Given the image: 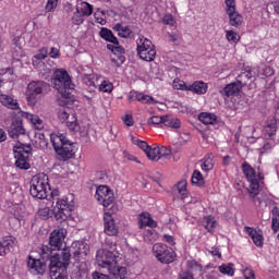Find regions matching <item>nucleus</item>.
<instances>
[{"mask_svg": "<svg viewBox=\"0 0 279 279\" xmlns=\"http://www.w3.org/2000/svg\"><path fill=\"white\" fill-rule=\"evenodd\" d=\"M179 279H195V278L193 277V274H191V272H183L182 275H180Z\"/></svg>", "mask_w": 279, "mask_h": 279, "instance_id": "nucleus-62", "label": "nucleus"}, {"mask_svg": "<svg viewBox=\"0 0 279 279\" xmlns=\"http://www.w3.org/2000/svg\"><path fill=\"white\" fill-rule=\"evenodd\" d=\"M60 196V191L53 190L50 193V197L52 202H57L53 208L54 218L62 223V221H68L71 219V215L73 213V206H75V196L73 194H68L62 198H58Z\"/></svg>", "mask_w": 279, "mask_h": 279, "instance_id": "nucleus-3", "label": "nucleus"}, {"mask_svg": "<svg viewBox=\"0 0 279 279\" xmlns=\"http://www.w3.org/2000/svg\"><path fill=\"white\" fill-rule=\"evenodd\" d=\"M76 10H78L83 16H90V14H93V5L88 2H81Z\"/></svg>", "mask_w": 279, "mask_h": 279, "instance_id": "nucleus-37", "label": "nucleus"}, {"mask_svg": "<svg viewBox=\"0 0 279 279\" xmlns=\"http://www.w3.org/2000/svg\"><path fill=\"white\" fill-rule=\"evenodd\" d=\"M58 118L60 119V121H66V119H69V110L60 109L58 111Z\"/></svg>", "mask_w": 279, "mask_h": 279, "instance_id": "nucleus-54", "label": "nucleus"}, {"mask_svg": "<svg viewBox=\"0 0 279 279\" xmlns=\"http://www.w3.org/2000/svg\"><path fill=\"white\" fill-rule=\"evenodd\" d=\"M58 8V0H47L45 10L46 12H56V9Z\"/></svg>", "mask_w": 279, "mask_h": 279, "instance_id": "nucleus-49", "label": "nucleus"}, {"mask_svg": "<svg viewBox=\"0 0 279 279\" xmlns=\"http://www.w3.org/2000/svg\"><path fill=\"white\" fill-rule=\"evenodd\" d=\"M205 228L208 230V232H213V230L217 228V221L214 217L208 216L205 218Z\"/></svg>", "mask_w": 279, "mask_h": 279, "instance_id": "nucleus-42", "label": "nucleus"}, {"mask_svg": "<svg viewBox=\"0 0 279 279\" xmlns=\"http://www.w3.org/2000/svg\"><path fill=\"white\" fill-rule=\"evenodd\" d=\"M23 134H25V129H23V125L19 122H12L9 130V136L11 138H19V136H23Z\"/></svg>", "mask_w": 279, "mask_h": 279, "instance_id": "nucleus-25", "label": "nucleus"}, {"mask_svg": "<svg viewBox=\"0 0 279 279\" xmlns=\"http://www.w3.org/2000/svg\"><path fill=\"white\" fill-rule=\"evenodd\" d=\"M48 84L45 81H32L26 88V100L29 106H36L40 95L48 88Z\"/></svg>", "mask_w": 279, "mask_h": 279, "instance_id": "nucleus-8", "label": "nucleus"}, {"mask_svg": "<svg viewBox=\"0 0 279 279\" xmlns=\"http://www.w3.org/2000/svg\"><path fill=\"white\" fill-rule=\"evenodd\" d=\"M51 83L53 88L59 93L57 98L58 106H61V108H73L71 90L75 88V84L71 80L69 72L64 69L54 70Z\"/></svg>", "mask_w": 279, "mask_h": 279, "instance_id": "nucleus-2", "label": "nucleus"}, {"mask_svg": "<svg viewBox=\"0 0 279 279\" xmlns=\"http://www.w3.org/2000/svg\"><path fill=\"white\" fill-rule=\"evenodd\" d=\"M242 171L250 183L247 187L248 195L254 199V197L260 193V181L263 180V175L247 162L242 163Z\"/></svg>", "mask_w": 279, "mask_h": 279, "instance_id": "nucleus-5", "label": "nucleus"}, {"mask_svg": "<svg viewBox=\"0 0 279 279\" xmlns=\"http://www.w3.org/2000/svg\"><path fill=\"white\" fill-rule=\"evenodd\" d=\"M146 156L149 160H153L154 162H158V160H160L159 147L158 146H154V147L150 146L146 151Z\"/></svg>", "mask_w": 279, "mask_h": 279, "instance_id": "nucleus-36", "label": "nucleus"}, {"mask_svg": "<svg viewBox=\"0 0 279 279\" xmlns=\"http://www.w3.org/2000/svg\"><path fill=\"white\" fill-rule=\"evenodd\" d=\"M244 279H256V276L254 275V270L246 268L243 271Z\"/></svg>", "mask_w": 279, "mask_h": 279, "instance_id": "nucleus-55", "label": "nucleus"}, {"mask_svg": "<svg viewBox=\"0 0 279 279\" xmlns=\"http://www.w3.org/2000/svg\"><path fill=\"white\" fill-rule=\"evenodd\" d=\"M192 184H195L196 186H204V177L202 175V172L197 170L193 172Z\"/></svg>", "mask_w": 279, "mask_h": 279, "instance_id": "nucleus-40", "label": "nucleus"}, {"mask_svg": "<svg viewBox=\"0 0 279 279\" xmlns=\"http://www.w3.org/2000/svg\"><path fill=\"white\" fill-rule=\"evenodd\" d=\"M92 278H93V279H110L109 276L104 275V274H100V272H98V271L93 272Z\"/></svg>", "mask_w": 279, "mask_h": 279, "instance_id": "nucleus-61", "label": "nucleus"}, {"mask_svg": "<svg viewBox=\"0 0 279 279\" xmlns=\"http://www.w3.org/2000/svg\"><path fill=\"white\" fill-rule=\"evenodd\" d=\"M73 256L76 260L81 258H86L88 256L89 247L88 244L84 242L72 243Z\"/></svg>", "mask_w": 279, "mask_h": 279, "instance_id": "nucleus-14", "label": "nucleus"}, {"mask_svg": "<svg viewBox=\"0 0 279 279\" xmlns=\"http://www.w3.org/2000/svg\"><path fill=\"white\" fill-rule=\"evenodd\" d=\"M275 12L279 15V0L274 2Z\"/></svg>", "mask_w": 279, "mask_h": 279, "instance_id": "nucleus-64", "label": "nucleus"}, {"mask_svg": "<svg viewBox=\"0 0 279 279\" xmlns=\"http://www.w3.org/2000/svg\"><path fill=\"white\" fill-rule=\"evenodd\" d=\"M226 38L231 45H236L241 40V36L234 31H226Z\"/></svg>", "mask_w": 279, "mask_h": 279, "instance_id": "nucleus-39", "label": "nucleus"}, {"mask_svg": "<svg viewBox=\"0 0 279 279\" xmlns=\"http://www.w3.org/2000/svg\"><path fill=\"white\" fill-rule=\"evenodd\" d=\"M161 158H165L168 160V158H171V149L167 148L166 146L159 147V160Z\"/></svg>", "mask_w": 279, "mask_h": 279, "instance_id": "nucleus-48", "label": "nucleus"}, {"mask_svg": "<svg viewBox=\"0 0 279 279\" xmlns=\"http://www.w3.org/2000/svg\"><path fill=\"white\" fill-rule=\"evenodd\" d=\"M153 254L163 265H169L175 260V251L162 243L153 245Z\"/></svg>", "mask_w": 279, "mask_h": 279, "instance_id": "nucleus-9", "label": "nucleus"}, {"mask_svg": "<svg viewBox=\"0 0 279 279\" xmlns=\"http://www.w3.org/2000/svg\"><path fill=\"white\" fill-rule=\"evenodd\" d=\"M12 247H14V239H12V236L4 238L0 241V256L10 254V252H12Z\"/></svg>", "mask_w": 279, "mask_h": 279, "instance_id": "nucleus-21", "label": "nucleus"}, {"mask_svg": "<svg viewBox=\"0 0 279 279\" xmlns=\"http://www.w3.org/2000/svg\"><path fill=\"white\" fill-rule=\"evenodd\" d=\"M66 229L57 228L50 233L49 245L41 246V258H50L49 271L51 279H66V267L71 265V248L65 247Z\"/></svg>", "mask_w": 279, "mask_h": 279, "instance_id": "nucleus-1", "label": "nucleus"}, {"mask_svg": "<svg viewBox=\"0 0 279 279\" xmlns=\"http://www.w3.org/2000/svg\"><path fill=\"white\" fill-rule=\"evenodd\" d=\"M0 104H2L4 108H9V110H19L21 112L19 101L10 95L0 94Z\"/></svg>", "mask_w": 279, "mask_h": 279, "instance_id": "nucleus-17", "label": "nucleus"}, {"mask_svg": "<svg viewBox=\"0 0 279 279\" xmlns=\"http://www.w3.org/2000/svg\"><path fill=\"white\" fill-rule=\"evenodd\" d=\"M15 167L17 169H24L27 171L29 169V156L32 155V145H25L23 143H16L13 147Z\"/></svg>", "mask_w": 279, "mask_h": 279, "instance_id": "nucleus-6", "label": "nucleus"}, {"mask_svg": "<svg viewBox=\"0 0 279 279\" xmlns=\"http://www.w3.org/2000/svg\"><path fill=\"white\" fill-rule=\"evenodd\" d=\"M148 125H160V123H165V116H153L147 121Z\"/></svg>", "mask_w": 279, "mask_h": 279, "instance_id": "nucleus-46", "label": "nucleus"}, {"mask_svg": "<svg viewBox=\"0 0 279 279\" xmlns=\"http://www.w3.org/2000/svg\"><path fill=\"white\" fill-rule=\"evenodd\" d=\"M163 241H166V243H169V245H175V239L173 238V235L165 234Z\"/></svg>", "mask_w": 279, "mask_h": 279, "instance_id": "nucleus-60", "label": "nucleus"}, {"mask_svg": "<svg viewBox=\"0 0 279 279\" xmlns=\"http://www.w3.org/2000/svg\"><path fill=\"white\" fill-rule=\"evenodd\" d=\"M246 234H248V236H251L254 245H256L257 247H263V232L262 231H257L254 228L251 227H245L244 228Z\"/></svg>", "mask_w": 279, "mask_h": 279, "instance_id": "nucleus-18", "label": "nucleus"}, {"mask_svg": "<svg viewBox=\"0 0 279 279\" xmlns=\"http://www.w3.org/2000/svg\"><path fill=\"white\" fill-rule=\"evenodd\" d=\"M32 64L37 71L44 72L43 75H48V73H51V68L47 66V64H45V60L43 59H32Z\"/></svg>", "mask_w": 279, "mask_h": 279, "instance_id": "nucleus-28", "label": "nucleus"}, {"mask_svg": "<svg viewBox=\"0 0 279 279\" xmlns=\"http://www.w3.org/2000/svg\"><path fill=\"white\" fill-rule=\"evenodd\" d=\"M83 82L86 84V86H93L94 88H97V85L99 84V76L96 74H84Z\"/></svg>", "mask_w": 279, "mask_h": 279, "instance_id": "nucleus-33", "label": "nucleus"}, {"mask_svg": "<svg viewBox=\"0 0 279 279\" xmlns=\"http://www.w3.org/2000/svg\"><path fill=\"white\" fill-rule=\"evenodd\" d=\"M113 29L118 32V35L121 38H130V35L132 34V31L129 26H123V24L118 23L114 25Z\"/></svg>", "mask_w": 279, "mask_h": 279, "instance_id": "nucleus-31", "label": "nucleus"}, {"mask_svg": "<svg viewBox=\"0 0 279 279\" xmlns=\"http://www.w3.org/2000/svg\"><path fill=\"white\" fill-rule=\"evenodd\" d=\"M99 36L102 37L107 43H117V37L112 34V31L108 28H101Z\"/></svg>", "mask_w": 279, "mask_h": 279, "instance_id": "nucleus-38", "label": "nucleus"}, {"mask_svg": "<svg viewBox=\"0 0 279 279\" xmlns=\"http://www.w3.org/2000/svg\"><path fill=\"white\" fill-rule=\"evenodd\" d=\"M50 58H53V60H58L60 58V49L52 47L49 52Z\"/></svg>", "mask_w": 279, "mask_h": 279, "instance_id": "nucleus-56", "label": "nucleus"}, {"mask_svg": "<svg viewBox=\"0 0 279 279\" xmlns=\"http://www.w3.org/2000/svg\"><path fill=\"white\" fill-rule=\"evenodd\" d=\"M226 3V12L229 14L230 12H236V1L235 0H225Z\"/></svg>", "mask_w": 279, "mask_h": 279, "instance_id": "nucleus-47", "label": "nucleus"}, {"mask_svg": "<svg viewBox=\"0 0 279 279\" xmlns=\"http://www.w3.org/2000/svg\"><path fill=\"white\" fill-rule=\"evenodd\" d=\"M187 267H190V269H194L195 271H202V265L197 264V262H189Z\"/></svg>", "mask_w": 279, "mask_h": 279, "instance_id": "nucleus-58", "label": "nucleus"}, {"mask_svg": "<svg viewBox=\"0 0 279 279\" xmlns=\"http://www.w3.org/2000/svg\"><path fill=\"white\" fill-rule=\"evenodd\" d=\"M271 230L276 234L279 232V208L272 209Z\"/></svg>", "mask_w": 279, "mask_h": 279, "instance_id": "nucleus-34", "label": "nucleus"}, {"mask_svg": "<svg viewBox=\"0 0 279 279\" xmlns=\"http://www.w3.org/2000/svg\"><path fill=\"white\" fill-rule=\"evenodd\" d=\"M95 198L101 206L108 208L114 202V192L108 185H99L96 190Z\"/></svg>", "mask_w": 279, "mask_h": 279, "instance_id": "nucleus-11", "label": "nucleus"}, {"mask_svg": "<svg viewBox=\"0 0 279 279\" xmlns=\"http://www.w3.org/2000/svg\"><path fill=\"white\" fill-rule=\"evenodd\" d=\"M84 16L85 15L76 9V12H74L72 16L73 25H82L84 23Z\"/></svg>", "mask_w": 279, "mask_h": 279, "instance_id": "nucleus-43", "label": "nucleus"}, {"mask_svg": "<svg viewBox=\"0 0 279 279\" xmlns=\"http://www.w3.org/2000/svg\"><path fill=\"white\" fill-rule=\"evenodd\" d=\"M47 56H49V50L47 48H40L35 56H33V60H47Z\"/></svg>", "mask_w": 279, "mask_h": 279, "instance_id": "nucleus-44", "label": "nucleus"}, {"mask_svg": "<svg viewBox=\"0 0 279 279\" xmlns=\"http://www.w3.org/2000/svg\"><path fill=\"white\" fill-rule=\"evenodd\" d=\"M137 56L146 62H153L156 59V48L154 43L145 36H140L136 40Z\"/></svg>", "mask_w": 279, "mask_h": 279, "instance_id": "nucleus-7", "label": "nucleus"}, {"mask_svg": "<svg viewBox=\"0 0 279 279\" xmlns=\"http://www.w3.org/2000/svg\"><path fill=\"white\" fill-rule=\"evenodd\" d=\"M174 90H189L186 83L180 78H175L172 83Z\"/></svg>", "mask_w": 279, "mask_h": 279, "instance_id": "nucleus-41", "label": "nucleus"}, {"mask_svg": "<svg viewBox=\"0 0 279 279\" xmlns=\"http://www.w3.org/2000/svg\"><path fill=\"white\" fill-rule=\"evenodd\" d=\"M213 155H207L202 161H201V169L205 171V173H208V171H213L215 167V160L213 159Z\"/></svg>", "mask_w": 279, "mask_h": 279, "instance_id": "nucleus-29", "label": "nucleus"}, {"mask_svg": "<svg viewBox=\"0 0 279 279\" xmlns=\"http://www.w3.org/2000/svg\"><path fill=\"white\" fill-rule=\"evenodd\" d=\"M50 142L53 146L56 154H58L60 160H71V158L75 156V144L69 142L66 136L60 133H52L50 135Z\"/></svg>", "mask_w": 279, "mask_h": 279, "instance_id": "nucleus-4", "label": "nucleus"}, {"mask_svg": "<svg viewBox=\"0 0 279 279\" xmlns=\"http://www.w3.org/2000/svg\"><path fill=\"white\" fill-rule=\"evenodd\" d=\"M198 121L204 123V125H213L217 122V116L214 113L203 112L198 116Z\"/></svg>", "mask_w": 279, "mask_h": 279, "instance_id": "nucleus-30", "label": "nucleus"}, {"mask_svg": "<svg viewBox=\"0 0 279 279\" xmlns=\"http://www.w3.org/2000/svg\"><path fill=\"white\" fill-rule=\"evenodd\" d=\"M114 56H118L119 60L112 58L111 61L114 62L116 66H121L123 62H125V48L119 45V41L116 44V48L113 50Z\"/></svg>", "mask_w": 279, "mask_h": 279, "instance_id": "nucleus-24", "label": "nucleus"}, {"mask_svg": "<svg viewBox=\"0 0 279 279\" xmlns=\"http://www.w3.org/2000/svg\"><path fill=\"white\" fill-rule=\"evenodd\" d=\"M12 43L15 45V47H17V49H21V37H14Z\"/></svg>", "mask_w": 279, "mask_h": 279, "instance_id": "nucleus-63", "label": "nucleus"}, {"mask_svg": "<svg viewBox=\"0 0 279 279\" xmlns=\"http://www.w3.org/2000/svg\"><path fill=\"white\" fill-rule=\"evenodd\" d=\"M178 193L181 197V199L184 202V204H195L197 202V198H194L189 196V191L186 190V180H181L177 184Z\"/></svg>", "mask_w": 279, "mask_h": 279, "instance_id": "nucleus-15", "label": "nucleus"}, {"mask_svg": "<svg viewBox=\"0 0 279 279\" xmlns=\"http://www.w3.org/2000/svg\"><path fill=\"white\" fill-rule=\"evenodd\" d=\"M168 39L170 43H178L180 40V36L175 33H168Z\"/></svg>", "mask_w": 279, "mask_h": 279, "instance_id": "nucleus-59", "label": "nucleus"}, {"mask_svg": "<svg viewBox=\"0 0 279 279\" xmlns=\"http://www.w3.org/2000/svg\"><path fill=\"white\" fill-rule=\"evenodd\" d=\"M162 22L165 25H170V27H173V25H175V19L171 14H166L162 19Z\"/></svg>", "mask_w": 279, "mask_h": 279, "instance_id": "nucleus-51", "label": "nucleus"}, {"mask_svg": "<svg viewBox=\"0 0 279 279\" xmlns=\"http://www.w3.org/2000/svg\"><path fill=\"white\" fill-rule=\"evenodd\" d=\"M104 221H105V234H108V236H117V234H119V227L114 222V218L110 213L105 214Z\"/></svg>", "mask_w": 279, "mask_h": 279, "instance_id": "nucleus-13", "label": "nucleus"}, {"mask_svg": "<svg viewBox=\"0 0 279 279\" xmlns=\"http://www.w3.org/2000/svg\"><path fill=\"white\" fill-rule=\"evenodd\" d=\"M277 130H278V120H276V118L268 119L264 126L265 136H268V138L276 136Z\"/></svg>", "mask_w": 279, "mask_h": 279, "instance_id": "nucleus-20", "label": "nucleus"}, {"mask_svg": "<svg viewBox=\"0 0 279 279\" xmlns=\"http://www.w3.org/2000/svg\"><path fill=\"white\" fill-rule=\"evenodd\" d=\"M97 86L102 93H112V83L108 81H102L100 84L98 83Z\"/></svg>", "mask_w": 279, "mask_h": 279, "instance_id": "nucleus-45", "label": "nucleus"}, {"mask_svg": "<svg viewBox=\"0 0 279 279\" xmlns=\"http://www.w3.org/2000/svg\"><path fill=\"white\" fill-rule=\"evenodd\" d=\"M46 260H51V258L41 257V259H37V258H33L32 256H28L27 265L32 274H35L36 276H44L45 271H47Z\"/></svg>", "mask_w": 279, "mask_h": 279, "instance_id": "nucleus-12", "label": "nucleus"}, {"mask_svg": "<svg viewBox=\"0 0 279 279\" xmlns=\"http://www.w3.org/2000/svg\"><path fill=\"white\" fill-rule=\"evenodd\" d=\"M66 125L71 132H80V124H77L76 120L68 121Z\"/></svg>", "mask_w": 279, "mask_h": 279, "instance_id": "nucleus-53", "label": "nucleus"}, {"mask_svg": "<svg viewBox=\"0 0 279 279\" xmlns=\"http://www.w3.org/2000/svg\"><path fill=\"white\" fill-rule=\"evenodd\" d=\"M134 145H137V147H140V149H143V151H146L149 149V145L147 144V142H143L141 140H133Z\"/></svg>", "mask_w": 279, "mask_h": 279, "instance_id": "nucleus-52", "label": "nucleus"}, {"mask_svg": "<svg viewBox=\"0 0 279 279\" xmlns=\"http://www.w3.org/2000/svg\"><path fill=\"white\" fill-rule=\"evenodd\" d=\"M241 88H243V83L241 81H236L226 85L223 90L220 93L221 95H225V97H233L234 95L241 93Z\"/></svg>", "mask_w": 279, "mask_h": 279, "instance_id": "nucleus-16", "label": "nucleus"}, {"mask_svg": "<svg viewBox=\"0 0 279 279\" xmlns=\"http://www.w3.org/2000/svg\"><path fill=\"white\" fill-rule=\"evenodd\" d=\"M220 274L223 276H234V264L229 263V264H222L218 267Z\"/></svg>", "mask_w": 279, "mask_h": 279, "instance_id": "nucleus-35", "label": "nucleus"}, {"mask_svg": "<svg viewBox=\"0 0 279 279\" xmlns=\"http://www.w3.org/2000/svg\"><path fill=\"white\" fill-rule=\"evenodd\" d=\"M187 90L196 95H206V93H208V85L202 81H196L192 85H189Z\"/></svg>", "mask_w": 279, "mask_h": 279, "instance_id": "nucleus-23", "label": "nucleus"}, {"mask_svg": "<svg viewBox=\"0 0 279 279\" xmlns=\"http://www.w3.org/2000/svg\"><path fill=\"white\" fill-rule=\"evenodd\" d=\"M134 99H136V101H140L141 104H156V100L154 99V97L142 94V93H136V92L132 93L131 101H134Z\"/></svg>", "mask_w": 279, "mask_h": 279, "instance_id": "nucleus-27", "label": "nucleus"}, {"mask_svg": "<svg viewBox=\"0 0 279 279\" xmlns=\"http://www.w3.org/2000/svg\"><path fill=\"white\" fill-rule=\"evenodd\" d=\"M138 226L140 228H156L157 223L151 219V216H149V213H142L138 216Z\"/></svg>", "mask_w": 279, "mask_h": 279, "instance_id": "nucleus-22", "label": "nucleus"}, {"mask_svg": "<svg viewBox=\"0 0 279 279\" xmlns=\"http://www.w3.org/2000/svg\"><path fill=\"white\" fill-rule=\"evenodd\" d=\"M20 112L21 116L24 117V119H26L32 123V125H34L35 130H43V128H45V122H43V119H40V117L25 111Z\"/></svg>", "mask_w": 279, "mask_h": 279, "instance_id": "nucleus-19", "label": "nucleus"}, {"mask_svg": "<svg viewBox=\"0 0 279 279\" xmlns=\"http://www.w3.org/2000/svg\"><path fill=\"white\" fill-rule=\"evenodd\" d=\"M38 215L41 219H49L51 217V209L49 207H43L38 210Z\"/></svg>", "mask_w": 279, "mask_h": 279, "instance_id": "nucleus-50", "label": "nucleus"}, {"mask_svg": "<svg viewBox=\"0 0 279 279\" xmlns=\"http://www.w3.org/2000/svg\"><path fill=\"white\" fill-rule=\"evenodd\" d=\"M163 124L167 128H172L174 130H178V128H180V125H182V122L178 118H174L171 116H165Z\"/></svg>", "mask_w": 279, "mask_h": 279, "instance_id": "nucleus-32", "label": "nucleus"}, {"mask_svg": "<svg viewBox=\"0 0 279 279\" xmlns=\"http://www.w3.org/2000/svg\"><path fill=\"white\" fill-rule=\"evenodd\" d=\"M47 178L45 175L33 177L31 181L29 194L35 199H47Z\"/></svg>", "mask_w": 279, "mask_h": 279, "instance_id": "nucleus-10", "label": "nucleus"}, {"mask_svg": "<svg viewBox=\"0 0 279 279\" xmlns=\"http://www.w3.org/2000/svg\"><path fill=\"white\" fill-rule=\"evenodd\" d=\"M123 122L128 125V128H132V125H134V118L130 114H126L123 118Z\"/></svg>", "mask_w": 279, "mask_h": 279, "instance_id": "nucleus-57", "label": "nucleus"}, {"mask_svg": "<svg viewBox=\"0 0 279 279\" xmlns=\"http://www.w3.org/2000/svg\"><path fill=\"white\" fill-rule=\"evenodd\" d=\"M229 17V25L232 27H241L243 24V16L240 15L239 11H231L230 13H227Z\"/></svg>", "mask_w": 279, "mask_h": 279, "instance_id": "nucleus-26", "label": "nucleus"}]
</instances>
